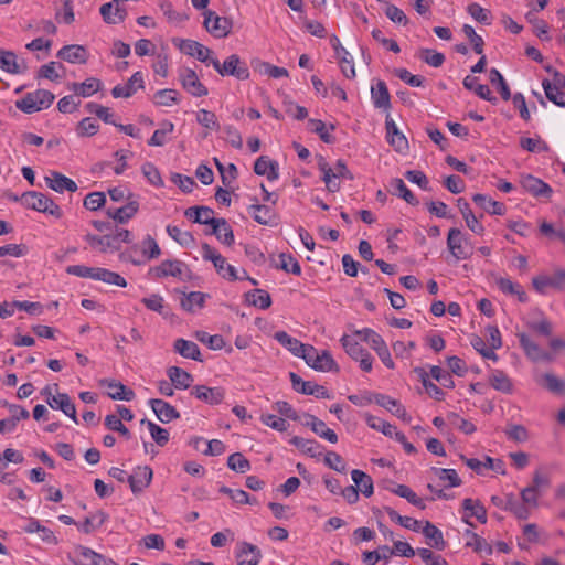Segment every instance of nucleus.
Here are the masks:
<instances>
[{"instance_id":"53","label":"nucleus","mask_w":565,"mask_h":565,"mask_svg":"<svg viewBox=\"0 0 565 565\" xmlns=\"http://www.w3.org/2000/svg\"><path fill=\"white\" fill-rule=\"evenodd\" d=\"M465 535L468 536V541L466 542V546L471 547L473 551L478 553H484L486 555L492 554V546L477 533L467 530Z\"/></svg>"},{"instance_id":"3","label":"nucleus","mask_w":565,"mask_h":565,"mask_svg":"<svg viewBox=\"0 0 565 565\" xmlns=\"http://www.w3.org/2000/svg\"><path fill=\"white\" fill-rule=\"evenodd\" d=\"M54 94L46 89H36L15 100V107L24 114L47 109L54 102Z\"/></svg>"},{"instance_id":"26","label":"nucleus","mask_w":565,"mask_h":565,"mask_svg":"<svg viewBox=\"0 0 565 565\" xmlns=\"http://www.w3.org/2000/svg\"><path fill=\"white\" fill-rule=\"evenodd\" d=\"M303 424L310 427V429L320 438H323L331 444L338 443V435L335 431L329 428L327 424L318 417L308 414L306 415V420Z\"/></svg>"},{"instance_id":"63","label":"nucleus","mask_w":565,"mask_h":565,"mask_svg":"<svg viewBox=\"0 0 565 565\" xmlns=\"http://www.w3.org/2000/svg\"><path fill=\"white\" fill-rule=\"evenodd\" d=\"M142 425H147L148 430L151 435V438L159 445L164 446L169 441V431L166 428L160 427L156 423L148 420V419H141Z\"/></svg>"},{"instance_id":"6","label":"nucleus","mask_w":565,"mask_h":565,"mask_svg":"<svg viewBox=\"0 0 565 565\" xmlns=\"http://www.w3.org/2000/svg\"><path fill=\"white\" fill-rule=\"evenodd\" d=\"M306 364L318 372H338L339 366L328 350L319 351L313 345L307 348L306 354L302 358Z\"/></svg>"},{"instance_id":"50","label":"nucleus","mask_w":565,"mask_h":565,"mask_svg":"<svg viewBox=\"0 0 565 565\" xmlns=\"http://www.w3.org/2000/svg\"><path fill=\"white\" fill-rule=\"evenodd\" d=\"M180 94L178 90L173 88H164L154 93L153 103L157 106L170 107L172 105L179 104Z\"/></svg>"},{"instance_id":"38","label":"nucleus","mask_w":565,"mask_h":565,"mask_svg":"<svg viewBox=\"0 0 565 565\" xmlns=\"http://www.w3.org/2000/svg\"><path fill=\"white\" fill-rule=\"evenodd\" d=\"M174 131V124L170 120H163L160 124V128L154 130L151 138L148 140V145L151 147H162L168 143L171 139V135Z\"/></svg>"},{"instance_id":"31","label":"nucleus","mask_w":565,"mask_h":565,"mask_svg":"<svg viewBox=\"0 0 565 565\" xmlns=\"http://www.w3.org/2000/svg\"><path fill=\"white\" fill-rule=\"evenodd\" d=\"M57 57L72 64H85L87 62L88 54L87 50L83 45L71 44L63 46L57 52Z\"/></svg>"},{"instance_id":"52","label":"nucleus","mask_w":565,"mask_h":565,"mask_svg":"<svg viewBox=\"0 0 565 565\" xmlns=\"http://www.w3.org/2000/svg\"><path fill=\"white\" fill-rule=\"evenodd\" d=\"M205 298L206 295L200 291H191L189 294H184L183 298L181 299V307L189 312H193L204 306Z\"/></svg>"},{"instance_id":"19","label":"nucleus","mask_w":565,"mask_h":565,"mask_svg":"<svg viewBox=\"0 0 565 565\" xmlns=\"http://www.w3.org/2000/svg\"><path fill=\"white\" fill-rule=\"evenodd\" d=\"M152 469L148 466H138L127 478L134 493L142 492L152 480Z\"/></svg>"},{"instance_id":"28","label":"nucleus","mask_w":565,"mask_h":565,"mask_svg":"<svg viewBox=\"0 0 565 565\" xmlns=\"http://www.w3.org/2000/svg\"><path fill=\"white\" fill-rule=\"evenodd\" d=\"M102 385L107 388V395L114 401H132L135 392L125 386L121 382L114 380H103Z\"/></svg>"},{"instance_id":"35","label":"nucleus","mask_w":565,"mask_h":565,"mask_svg":"<svg viewBox=\"0 0 565 565\" xmlns=\"http://www.w3.org/2000/svg\"><path fill=\"white\" fill-rule=\"evenodd\" d=\"M185 216L194 223L212 226L217 220L214 211L207 206H192L185 211Z\"/></svg>"},{"instance_id":"12","label":"nucleus","mask_w":565,"mask_h":565,"mask_svg":"<svg viewBox=\"0 0 565 565\" xmlns=\"http://www.w3.org/2000/svg\"><path fill=\"white\" fill-rule=\"evenodd\" d=\"M534 289L539 294H546L550 289L564 290L565 289V270L557 269L552 276L539 275L532 279Z\"/></svg>"},{"instance_id":"62","label":"nucleus","mask_w":565,"mask_h":565,"mask_svg":"<svg viewBox=\"0 0 565 565\" xmlns=\"http://www.w3.org/2000/svg\"><path fill=\"white\" fill-rule=\"evenodd\" d=\"M290 443L300 449L302 452L310 455L311 457L321 454V446L312 439H305L302 437L295 436L290 439Z\"/></svg>"},{"instance_id":"43","label":"nucleus","mask_w":565,"mask_h":565,"mask_svg":"<svg viewBox=\"0 0 565 565\" xmlns=\"http://www.w3.org/2000/svg\"><path fill=\"white\" fill-rule=\"evenodd\" d=\"M2 71L11 74H21L26 71V65L13 52L2 51Z\"/></svg>"},{"instance_id":"22","label":"nucleus","mask_w":565,"mask_h":565,"mask_svg":"<svg viewBox=\"0 0 565 565\" xmlns=\"http://www.w3.org/2000/svg\"><path fill=\"white\" fill-rule=\"evenodd\" d=\"M274 339L297 358H303L309 344H305L298 339L289 335L286 331H277Z\"/></svg>"},{"instance_id":"33","label":"nucleus","mask_w":565,"mask_h":565,"mask_svg":"<svg viewBox=\"0 0 565 565\" xmlns=\"http://www.w3.org/2000/svg\"><path fill=\"white\" fill-rule=\"evenodd\" d=\"M371 99L375 108L388 109L391 107L390 93L383 81H377L372 85Z\"/></svg>"},{"instance_id":"37","label":"nucleus","mask_w":565,"mask_h":565,"mask_svg":"<svg viewBox=\"0 0 565 565\" xmlns=\"http://www.w3.org/2000/svg\"><path fill=\"white\" fill-rule=\"evenodd\" d=\"M521 183L534 196H550L552 193V189L547 183L533 175L523 177Z\"/></svg>"},{"instance_id":"25","label":"nucleus","mask_w":565,"mask_h":565,"mask_svg":"<svg viewBox=\"0 0 565 565\" xmlns=\"http://www.w3.org/2000/svg\"><path fill=\"white\" fill-rule=\"evenodd\" d=\"M75 554L81 558L83 565H118L114 559L83 545L75 547Z\"/></svg>"},{"instance_id":"29","label":"nucleus","mask_w":565,"mask_h":565,"mask_svg":"<svg viewBox=\"0 0 565 565\" xmlns=\"http://www.w3.org/2000/svg\"><path fill=\"white\" fill-rule=\"evenodd\" d=\"M139 211V202L129 200V202L120 207L108 209L107 215L119 224L128 223Z\"/></svg>"},{"instance_id":"41","label":"nucleus","mask_w":565,"mask_h":565,"mask_svg":"<svg viewBox=\"0 0 565 565\" xmlns=\"http://www.w3.org/2000/svg\"><path fill=\"white\" fill-rule=\"evenodd\" d=\"M104 21L108 24H118L121 23L127 15V11L125 8H120L119 6H114L113 3H104L99 10Z\"/></svg>"},{"instance_id":"2","label":"nucleus","mask_w":565,"mask_h":565,"mask_svg":"<svg viewBox=\"0 0 565 565\" xmlns=\"http://www.w3.org/2000/svg\"><path fill=\"white\" fill-rule=\"evenodd\" d=\"M322 181L329 192H338L341 188V180H352L353 175L347 168L343 160H338L333 166L327 162L319 163Z\"/></svg>"},{"instance_id":"45","label":"nucleus","mask_w":565,"mask_h":565,"mask_svg":"<svg viewBox=\"0 0 565 565\" xmlns=\"http://www.w3.org/2000/svg\"><path fill=\"white\" fill-rule=\"evenodd\" d=\"M249 214L262 225L273 224L276 218L274 210L267 205L253 204L249 206Z\"/></svg>"},{"instance_id":"54","label":"nucleus","mask_w":565,"mask_h":565,"mask_svg":"<svg viewBox=\"0 0 565 565\" xmlns=\"http://www.w3.org/2000/svg\"><path fill=\"white\" fill-rule=\"evenodd\" d=\"M102 86L100 81L97 78L90 77L84 81L83 83H74L72 89L75 94L82 97H89L97 93Z\"/></svg>"},{"instance_id":"39","label":"nucleus","mask_w":565,"mask_h":565,"mask_svg":"<svg viewBox=\"0 0 565 565\" xmlns=\"http://www.w3.org/2000/svg\"><path fill=\"white\" fill-rule=\"evenodd\" d=\"M167 375L178 390H186L193 382L192 375L179 366H170L167 370Z\"/></svg>"},{"instance_id":"51","label":"nucleus","mask_w":565,"mask_h":565,"mask_svg":"<svg viewBox=\"0 0 565 565\" xmlns=\"http://www.w3.org/2000/svg\"><path fill=\"white\" fill-rule=\"evenodd\" d=\"M334 55L339 62L341 73L347 78H350V79L354 78L356 73H355L354 60H353V56L351 55V53L348 52L345 49V50H340V53L334 54Z\"/></svg>"},{"instance_id":"48","label":"nucleus","mask_w":565,"mask_h":565,"mask_svg":"<svg viewBox=\"0 0 565 565\" xmlns=\"http://www.w3.org/2000/svg\"><path fill=\"white\" fill-rule=\"evenodd\" d=\"M351 478L358 490L361 491L363 495L369 498L373 494V481L369 475L362 470L354 469L351 471Z\"/></svg>"},{"instance_id":"56","label":"nucleus","mask_w":565,"mask_h":565,"mask_svg":"<svg viewBox=\"0 0 565 565\" xmlns=\"http://www.w3.org/2000/svg\"><path fill=\"white\" fill-rule=\"evenodd\" d=\"M364 419L369 427H371L374 430L381 431L385 436L393 437V434L396 430V427L393 426L392 424L371 414H364Z\"/></svg>"},{"instance_id":"64","label":"nucleus","mask_w":565,"mask_h":565,"mask_svg":"<svg viewBox=\"0 0 565 565\" xmlns=\"http://www.w3.org/2000/svg\"><path fill=\"white\" fill-rule=\"evenodd\" d=\"M489 79L493 86H497L501 97L504 100H508L511 98V92L510 88L502 76V74L497 68H491L489 72Z\"/></svg>"},{"instance_id":"44","label":"nucleus","mask_w":565,"mask_h":565,"mask_svg":"<svg viewBox=\"0 0 565 565\" xmlns=\"http://www.w3.org/2000/svg\"><path fill=\"white\" fill-rule=\"evenodd\" d=\"M212 234L216 236V238L227 245L231 246L234 243V234L228 225V223L224 218H217L213 225L211 226Z\"/></svg>"},{"instance_id":"27","label":"nucleus","mask_w":565,"mask_h":565,"mask_svg":"<svg viewBox=\"0 0 565 565\" xmlns=\"http://www.w3.org/2000/svg\"><path fill=\"white\" fill-rule=\"evenodd\" d=\"M463 516L462 520L472 525L469 521L470 518H476L479 522H487V511L483 504L479 500L467 498L462 501Z\"/></svg>"},{"instance_id":"60","label":"nucleus","mask_w":565,"mask_h":565,"mask_svg":"<svg viewBox=\"0 0 565 565\" xmlns=\"http://www.w3.org/2000/svg\"><path fill=\"white\" fill-rule=\"evenodd\" d=\"M391 186L393 189L394 195L402 198L408 204H412V205L418 204V200L415 198V195L412 193V191L407 188V185L405 184V182L402 179L396 178V179L392 180Z\"/></svg>"},{"instance_id":"15","label":"nucleus","mask_w":565,"mask_h":565,"mask_svg":"<svg viewBox=\"0 0 565 565\" xmlns=\"http://www.w3.org/2000/svg\"><path fill=\"white\" fill-rule=\"evenodd\" d=\"M520 344L523 348L526 356L534 362H550L554 355L539 344H536L529 335L522 333L519 335Z\"/></svg>"},{"instance_id":"58","label":"nucleus","mask_w":565,"mask_h":565,"mask_svg":"<svg viewBox=\"0 0 565 565\" xmlns=\"http://www.w3.org/2000/svg\"><path fill=\"white\" fill-rule=\"evenodd\" d=\"M166 230L168 235L182 247H191L194 244V237L190 232L174 225H168Z\"/></svg>"},{"instance_id":"16","label":"nucleus","mask_w":565,"mask_h":565,"mask_svg":"<svg viewBox=\"0 0 565 565\" xmlns=\"http://www.w3.org/2000/svg\"><path fill=\"white\" fill-rule=\"evenodd\" d=\"M46 403L53 409L62 411L75 424H78L75 405L72 403L70 396L65 393L52 395L47 393Z\"/></svg>"},{"instance_id":"32","label":"nucleus","mask_w":565,"mask_h":565,"mask_svg":"<svg viewBox=\"0 0 565 565\" xmlns=\"http://www.w3.org/2000/svg\"><path fill=\"white\" fill-rule=\"evenodd\" d=\"M466 465L477 473H482L483 469H490L498 473L504 475V462L500 459H493L489 456L483 461L476 458L465 459Z\"/></svg>"},{"instance_id":"14","label":"nucleus","mask_w":565,"mask_h":565,"mask_svg":"<svg viewBox=\"0 0 565 565\" xmlns=\"http://www.w3.org/2000/svg\"><path fill=\"white\" fill-rule=\"evenodd\" d=\"M185 265L178 259H167L161 262L158 266L152 268L150 273L156 278L174 277L182 278L185 273Z\"/></svg>"},{"instance_id":"11","label":"nucleus","mask_w":565,"mask_h":565,"mask_svg":"<svg viewBox=\"0 0 565 565\" xmlns=\"http://www.w3.org/2000/svg\"><path fill=\"white\" fill-rule=\"evenodd\" d=\"M179 81L182 88L193 97H204L209 94L207 87L200 81L196 72L190 67L179 70Z\"/></svg>"},{"instance_id":"47","label":"nucleus","mask_w":565,"mask_h":565,"mask_svg":"<svg viewBox=\"0 0 565 565\" xmlns=\"http://www.w3.org/2000/svg\"><path fill=\"white\" fill-rule=\"evenodd\" d=\"M308 129L311 132L317 134L320 137V139L326 143H331L334 141V137L332 136V131L335 129L334 125L327 126L320 119H309Z\"/></svg>"},{"instance_id":"1","label":"nucleus","mask_w":565,"mask_h":565,"mask_svg":"<svg viewBox=\"0 0 565 565\" xmlns=\"http://www.w3.org/2000/svg\"><path fill=\"white\" fill-rule=\"evenodd\" d=\"M66 273L81 278H89L103 281L108 285L126 287V279L119 274L102 267H89L85 265H71L66 268Z\"/></svg>"},{"instance_id":"24","label":"nucleus","mask_w":565,"mask_h":565,"mask_svg":"<svg viewBox=\"0 0 565 565\" xmlns=\"http://www.w3.org/2000/svg\"><path fill=\"white\" fill-rule=\"evenodd\" d=\"M45 182L50 189L58 193H63L64 191L76 192L78 189L77 184L72 179L56 171H51L45 177Z\"/></svg>"},{"instance_id":"5","label":"nucleus","mask_w":565,"mask_h":565,"mask_svg":"<svg viewBox=\"0 0 565 565\" xmlns=\"http://www.w3.org/2000/svg\"><path fill=\"white\" fill-rule=\"evenodd\" d=\"M22 204L38 212L46 213L55 218H61L63 213L60 206L47 195L41 192H28L21 196Z\"/></svg>"},{"instance_id":"18","label":"nucleus","mask_w":565,"mask_h":565,"mask_svg":"<svg viewBox=\"0 0 565 565\" xmlns=\"http://www.w3.org/2000/svg\"><path fill=\"white\" fill-rule=\"evenodd\" d=\"M84 239L92 249L103 254L114 253L118 250L113 233L105 235L87 233L84 236Z\"/></svg>"},{"instance_id":"61","label":"nucleus","mask_w":565,"mask_h":565,"mask_svg":"<svg viewBox=\"0 0 565 565\" xmlns=\"http://www.w3.org/2000/svg\"><path fill=\"white\" fill-rule=\"evenodd\" d=\"M340 342L345 353L352 360L358 359L366 351L352 335L343 334L340 339Z\"/></svg>"},{"instance_id":"40","label":"nucleus","mask_w":565,"mask_h":565,"mask_svg":"<svg viewBox=\"0 0 565 565\" xmlns=\"http://www.w3.org/2000/svg\"><path fill=\"white\" fill-rule=\"evenodd\" d=\"M424 536L428 540L427 544L431 547L443 551L446 546V542L444 540L443 532L431 524L430 522H426L425 525L420 530Z\"/></svg>"},{"instance_id":"42","label":"nucleus","mask_w":565,"mask_h":565,"mask_svg":"<svg viewBox=\"0 0 565 565\" xmlns=\"http://www.w3.org/2000/svg\"><path fill=\"white\" fill-rule=\"evenodd\" d=\"M473 202L483 209L487 213L492 215H503L505 213V205L501 202L494 201L491 198L483 194H475L472 196Z\"/></svg>"},{"instance_id":"21","label":"nucleus","mask_w":565,"mask_h":565,"mask_svg":"<svg viewBox=\"0 0 565 565\" xmlns=\"http://www.w3.org/2000/svg\"><path fill=\"white\" fill-rule=\"evenodd\" d=\"M386 140L398 152H403L408 148L406 137L399 131L397 125L392 117L385 119Z\"/></svg>"},{"instance_id":"8","label":"nucleus","mask_w":565,"mask_h":565,"mask_svg":"<svg viewBox=\"0 0 565 565\" xmlns=\"http://www.w3.org/2000/svg\"><path fill=\"white\" fill-rule=\"evenodd\" d=\"M447 248L457 262L468 259L472 254L467 236L457 227L448 231Z\"/></svg>"},{"instance_id":"17","label":"nucleus","mask_w":565,"mask_h":565,"mask_svg":"<svg viewBox=\"0 0 565 565\" xmlns=\"http://www.w3.org/2000/svg\"><path fill=\"white\" fill-rule=\"evenodd\" d=\"M143 86L145 82L141 72H136L131 75L127 83L116 85L111 89V95L115 98H129L139 89H142Z\"/></svg>"},{"instance_id":"13","label":"nucleus","mask_w":565,"mask_h":565,"mask_svg":"<svg viewBox=\"0 0 565 565\" xmlns=\"http://www.w3.org/2000/svg\"><path fill=\"white\" fill-rule=\"evenodd\" d=\"M234 556L237 565H258L263 554L258 546L241 541L235 546Z\"/></svg>"},{"instance_id":"55","label":"nucleus","mask_w":565,"mask_h":565,"mask_svg":"<svg viewBox=\"0 0 565 565\" xmlns=\"http://www.w3.org/2000/svg\"><path fill=\"white\" fill-rule=\"evenodd\" d=\"M245 296L248 303L259 309L265 310L271 305L270 295L263 289H254L248 291Z\"/></svg>"},{"instance_id":"23","label":"nucleus","mask_w":565,"mask_h":565,"mask_svg":"<svg viewBox=\"0 0 565 565\" xmlns=\"http://www.w3.org/2000/svg\"><path fill=\"white\" fill-rule=\"evenodd\" d=\"M149 405L161 423L167 424L180 417L177 408L163 399L152 398Z\"/></svg>"},{"instance_id":"46","label":"nucleus","mask_w":565,"mask_h":565,"mask_svg":"<svg viewBox=\"0 0 565 565\" xmlns=\"http://www.w3.org/2000/svg\"><path fill=\"white\" fill-rule=\"evenodd\" d=\"M489 383L494 390L501 393L509 394L513 390L511 379L501 370H492L489 376Z\"/></svg>"},{"instance_id":"10","label":"nucleus","mask_w":565,"mask_h":565,"mask_svg":"<svg viewBox=\"0 0 565 565\" xmlns=\"http://www.w3.org/2000/svg\"><path fill=\"white\" fill-rule=\"evenodd\" d=\"M173 43L179 47L181 52L198 58L200 62L206 65H211L214 58L213 51L198 41L189 39H175L173 40Z\"/></svg>"},{"instance_id":"4","label":"nucleus","mask_w":565,"mask_h":565,"mask_svg":"<svg viewBox=\"0 0 565 565\" xmlns=\"http://www.w3.org/2000/svg\"><path fill=\"white\" fill-rule=\"evenodd\" d=\"M201 256L204 260L211 262L217 274L226 280H242L244 277H241L237 269L228 264L226 259L213 247L207 244L202 245Z\"/></svg>"},{"instance_id":"20","label":"nucleus","mask_w":565,"mask_h":565,"mask_svg":"<svg viewBox=\"0 0 565 565\" xmlns=\"http://www.w3.org/2000/svg\"><path fill=\"white\" fill-rule=\"evenodd\" d=\"M191 394L206 404L218 405L225 397V390L222 387L196 385L192 388Z\"/></svg>"},{"instance_id":"30","label":"nucleus","mask_w":565,"mask_h":565,"mask_svg":"<svg viewBox=\"0 0 565 565\" xmlns=\"http://www.w3.org/2000/svg\"><path fill=\"white\" fill-rule=\"evenodd\" d=\"M254 172L258 175H265L269 181H276L279 178L278 162L267 156H260L254 164Z\"/></svg>"},{"instance_id":"7","label":"nucleus","mask_w":565,"mask_h":565,"mask_svg":"<svg viewBox=\"0 0 565 565\" xmlns=\"http://www.w3.org/2000/svg\"><path fill=\"white\" fill-rule=\"evenodd\" d=\"M211 65L221 76H234L239 81H245L249 77L248 67L237 54L230 55L223 63L214 56Z\"/></svg>"},{"instance_id":"34","label":"nucleus","mask_w":565,"mask_h":565,"mask_svg":"<svg viewBox=\"0 0 565 565\" xmlns=\"http://www.w3.org/2000/svg\"><path fill=\"white\" fill-rule=\"evenodd\" d=\"M174 351L185 359L202 362L200 348L193 341L179 338L173 343Z\"/></svg>"},{"instance_id":"9","label":"nucleus","mask_w":565,"mask_h":565,"mask_svg":"<svg viewBox=\"0 0 565 565\" xmlns=\"http://www.w3.org/2000/svg\"><path fill=\"white\" fill-rule=\"evenodd\" d=\"M203 25L205 30L215 39L226 38L233 28L232 20L226 17H221L216 12L205 10L203 12Z\"/></svg>"},{"instance_id":"36","label":"nucleus","mask_w":565,"mask_h":565,"mask_svg":"<svg viewBox=\"0 0 565 565\" xmlns=\"http://www.w3.org/2000/svg\"><path fill=\"white\" fill-rule=\"evenodd\" d=\"M457 205L468 228L478 235L483 234L484 227L473 214L469 203L465 199L460 198L457 200Z\"/></svg>"},{"instance_id":"49","label":"nucleus","mask_w":565,"mask_h":565,"mask_svg":"<svg viewBox=\"0 0 565 565\" xmlns=\"http://www.w3.org/2000/svg\"><path fill=\"white\" fill-rule=\"evenodd\" d=\"M196 122L207 131H217L221 129L216 115L207 109H199L195 113Z\"/></svg>"},{"instance_id":"57","label":"nucleus","mask_w":565,"mask_h":565,"mask_svg":"<svg viewBox=\"0 0 565 565\" xmlns=\"http://www.w3.org/2000/svg\"><path fill=\"white\" fill-rule=\"evenodd\" d=\"M542 86L548 100L559 107H565V92L547 79L543 81Z\"/></svg>"},{"instance_id":"59","label":"nucleus","mask_w":565,"mask_h":565,"mask_svg":"<svg viewBox=\"0 0 565 565\" xmlns=\"http://www.w3.org/2000/svg\"><path fill=\"white\" fill-rule=\"evenodd\" d=\"M99 131V124L92 117L83 118L76 126L75 132L79 138L93 137Z\"/></svg>"}]
</instances>
